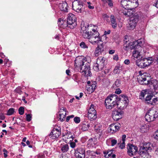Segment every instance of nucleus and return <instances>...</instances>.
<instances>
[{
    "label": "nucleus",
    "mask_w": 158,
    "mask_h": 158,
    "mask_svg": "<svg viewBox=\"0 0 158 158\" xmlns=\"http://www.w3.org/2000/svg\"><path fill=\"white\" fill-rule=\"evenodd\" d=\"M123 114V111L121 110L114 111L112 113V118L114 120L117 121L122 118Z\"/></svg>",
    "instance_id": "obj_14"
},
{
    "label": "nucleus",
    "mask_w": 158,
    "mask_h": 158,
    "mask_svg": "<svg viewBox=\"0 0 158 158\" xmlns=\"http://www.w3.org/2000/svg\"><path fill=\"white\" fill-rule=\"evenodd\" d=\"M96 85L95 84H92L90 85H88L87 86V90L88 91L92 93L95 90Z\"/></svg>",
    "instance_id": "obj_27"
},
{
    "label": "nucleus",
    "mask_w": 158,
    "mask_h": 158,
    "mask_svg": "<svg viewBox=\"0 0 158 158\" xmlns=\"http://www.w3.org/2000/svg\"><path fill=\"white\" fill-rule=\"evenodd\" d=\"M15 91L19 94H21L23 92L21 91V88L20 87H17L15 90Z\"/></svg>",
    "instance_id": "obj_45"
},
{
    "label": "nucleus",
    "mask_w": 158,
    "mask_h": 158,
    "mask_svg": "<svg viewBox=\"0 0 158 158\" xmlns=\"http://www.w3.org/2000/svg\"><path fill=\"white\" fill-rule=\"evenodd\" d=\"M153 6L158 8V0H156V2L153 4Z\"/></svg>",
    "instance_id": "obj_64"
},
{
    "label": "nucleus",
    "mask_w": 158,
    "mask_h": 158,
    "mask_svg": "<svg viewBox=\"0 0 158 158\" xmlns=\"http://www.w3.org/2000/svg\"><path fill=\"white\" fill-rule=\"evenodd\" d=\"M152 62L150 61H147L146 60H144V68L148 66H149L150 64L152 63Z\"/></svg>",
    "instance_id": "obj_44"
},
{
    "label": "nucleus",
    "mask_w": 158,
    "mask_h": 158,
    "mask_svg": "<svg viewBox=\"0 0 158 158\" xmlns=\"http://www.w3.org/2000/svg\"><path fill=\"white\" fill-rule=\"evenodd\" d=\"M87 153L88 155V157L86 156V158H94L96 156V153L95 152L88 151Z\"/></svg>",
    "instance_id": "obj_31"
},
{
    "label": "nucleus",
    "mask_w": 158,
    "mask_h": 158,
    "mask_svg": "<svg viewBox=\"0 0 158 158\" xmlns=\"http://www.w3.org/2000/svg\"><path fill=\"white\" fill-rule=\"evenodd\" d=\"M151 127L150 123H149L147 124H143L140 127L141 131L142 133L147 132Z\"/></svg>",
    "instance_id": "obj_21"
},
{
    "label": "nucleus",
    "mask_w": 158,
    "mask_h": 158,
    "mask_svg": "<svg viewBox=\"0 0 158 158\" xmlns=\"http://www.w3.org/2000/svg\"><path fill=\"white\" fill-rule=\"evenodd\" d=\"M120 67H116L114 70V73L115 74L119 73L120 72L121 69Z\"/></svg>",
    "instance_id": "obj_43"
},
{
    "label": "nucleus",
    "mask_w": 158,
    "mask_h": 158,
    "mask_svg": "<svg viewBox=\"0 0 158 158\" xmlns=\"http://www.w3.org/2000/svg\"><path fill=\"white\" fill-rule=\"evenodd\" d=\"M144 42L142 41L141 40H138L133 42V44L134 45L135 49L137 48L138 47L139 48V47H140L141 45H142Z\"/></svg>",
    "instance_id": "obj_24"
},
{
    "label": "nucleus",
    "mask_w": 158,
    "mask_h": 158,
    "mask_svg": "<svg viewBox=\"0 0 158 158\" xmlns=\"http://www.w3.org/2000/svg\"><path fill=\"white\" fill-rule=\"evenodd\" d=\"M153 136L155 139L158 140V130L155 133Z\"/></svg>",
    "instance_id": "obj_54"
},
{
    "label": "nucleus",
    "mask_w": 158,
    "mask_h": 158,
    "mask_svg": "<svg viewBox=\"0 0 158 158\" xmlns=\"http://www.w3.org/2000/svg\"><path fill=\"white\" fill-rule=\"evenodd\" d=\"M76 143L74 142H70V146L72 148H74L76 146Z\"/></svg>",
    "instance_id": "obj_58"
},
{
    "label": "nucleus",
    "mask_w": 158,
    "mask_h": 158,
    "mask_svg": "<svg viewBox=\"0 0 158 158\" xmlns=\"http://www.w3.org/2000/svg\"><path fill=\"white\" fill-rule=\"evenodd\" d=\"M115 85L117 87H119L121 85V81L120 79H117L114 83Z\"/></svg>",
    "instance_id": "obj_41"
},
{
    "label": "nucleus",
    "mask_w": 158,
    "mask_h": 158,
    "mask_svg": "<svg viewBox=\"0 0 158 158\" xmlns=\"http://www.w3.org/2000/svg\"><path fill=\"white\" fill-rule=\"evenodd\" d=\"M111 25L114 28H115L117 27V23L116 19L113 15H111L110 17Z\"/></svg>",
    "instance_id": "obj_23"
},
{
    "label": "nucleus",
    "mask_w": 158,
    "mask_h": 158,
    "mask_svg": "<svg viewBox=\"0 0 158 158\" xmlns=\"http://www.w3.org/2000/svg\"><path fill=\"white\" fill-rule=\"evenodd\" d=\"M5 119V116L2 113H0V119L4 120Z\"/></svg>",
    "instance_id": "obj_60"
},
{
    "label": "nucleus",
    "mask_w": 158,
    "mask_h": 158,
    "mask_svg": "<svg viewBox=\"0 0 158 158\" xmlns=\"http://www.w3.org/2000/svg\"><path fill=\"white\" fill-rule=\"evenodd\" d=\"M158 117V112L154 110H150L146 114L145 118L146 121L151 122Z\"/></svg>",
    "instance_id": "obj_8"
},
{
    "label": "nucleus",
    "mask_w": 158,
    "mask_h": 158,
    "mask_svg": "<svg viewBox=\"0 0 158 158\" xmlns=\"http://www.w3.org/2000/svg\"><path fill=\"white\" fill-rule=\"evenodd\" d=\"M92 33H93L92 31L91 32V31H86L82 33V36L84 38L89 40L91 36L92 35Z\"/></svg>",
    "instance_id": "obj_26"
},
{
    "label": "nucleus",
    "mask_w": 158,
    "mask_h": 158,
    "mask_svg": "<svg viewBox=\"0 0 158 158\" xmlns=\"http://www.w3.org/2000/svg\"><path fill=\"white\" fill-rule=\"evenodd\" d=\"M97 143L96 139L95 138H91L88 141L87 147L89 148L94 147Z\"/></svg>",
    "instance_id": "obj_19"
},
{
    "label": "nucleus",
    "mask_w": 158,
    "mask_h": 158,
    "mask_svg": "<svg viewBox=\"0 0 158 158\" xmlns=\"http://www.w3.org/2000/svg\"><path fill=\"white\" fill-rule=\"evenodd\" d=\"M120 98L116 94H111L108 96L106 98L105 104L107 109L111 110L118 105V101Z\"/></svg>",
    "instance_id": "obj_3"
},
{
    "label": "nucleus",
    "mask_w": 158,
    "mask_h": 158,
    "mask_svg": "<svg viewBox=\"0 0 158 158\" xmlns=\"http://www.w3.org/2000/svg\"><path fill=\"white\" fill-rule=\"evenodd\" d=\"M83 7V2L81 0H74L72 4L73 9L78 13H81Z\"/></svg>",
    "instance_id": "obj_10"
},
{
    "label": "nucleus",
    "mask_w": 158,
    "mask_h": 158,
    "mask_svg": "<svg viewBox=\"0 0 158 158\" xmlns=\"http://www.w3.org/2000/svg\"><path fill=\"white\" fill-rule=\"evenodd\" d=\"M104 51L103 46L102 44L101 45H98L96 48L95 52V56H98L101 54L102 52Z\"/></svg>",
    "instance_id": "obj_18"
},
{
    "label": "nucleus",
    "mask_w": 158,
    "mask_h": 158,
    "mask_svg": "<svg viewBox=\"0 0 158 158\" xmlns=\"http://www.w3.org/2000/svg\"><path fill=\"white\" fill-rule=\"evenodd\" d=\"M79 153V154H81V153H82L83 155H85V150L84 149V148H77V149H75V153Z\"/></svg>",
    "instance_id": "obj_33"
},
{
    "label": "nucleus",
    "mask_w": 158,
    "mask_h": 158,
    "mask_svg": "<svg viewBox=\"0 0 158 158\" xmlns=\"http://www.w3.org/2000/svg\"><path fill=\"white\" fill-rule=\"evenodd\" d=\"M67 26L71 29H73L77 24L75 16L71 13L69 14L67 17Z\"/></svg>",
    "instance_id": "obj_6"
},
{
    "label": "nucleus",
    "mask_w": 158,
    "mask_h": 158,
    "mask_svg": "<svg viewBox=\"0 0 158 158\" xmlns=\"http://www.w3.org/2000/svg\"><path fill=\"white\" fill-rule=\"evenodd\" d=\"M117 140L115 139H113L111 140V145L112 146L115 145L117 143Z\"/></svg>",
    "instance_id": "obj_55"
},
{
    "label": "nucleus",
    "mask_w": 158,
    "mask_h": 158,
    "mask_svg": "<svg viewBox=\"0 0 158 158\" xmlns=\"http://www.w3.org/2000/svg\"><path fill=\"white\" fill-rule=\"evenodd\" d=\"M123 46L124 49L126 51H128L129 49H135L134 45L133 44V42L132 43L131 42L128 43L127 41H124Z\"/></svg>",
    "instance_id": "obj_16"
},
{
    "label": "nucleus",
    "mask_w": 158,
    "mask_h": 158,
    "mask_svg": "<svg viewBox=\"0 0 158 158\" xmlns=\"http://www.w3.org/2000/svg\"><path fill=\"white\" fill-rule=\"evenodd\" d=\"M38 158H44L45 156L44 154L43 153H40L37 155Z\"/></svg>",
    "instance_id": "obj_52"
},
{
    "label": "nucleus",
    "mask_w": 158,
    "mask_h": 158,
    "mask_svg": "<svg viewBox=\"0 0 158 158\" xmlns=\"http://www.w3.org/2000/svg\"><path fill=\"white\" fill-rule=\"evenodd\" d=\"M133 56L134 57L138 58L140 56V52L135 50L133 52Z\"/></svg>",
    "instance_id": "obj_36"
},
{
    "label": "nucleus",
    "mask_w": 158,
    "mask_h": 158,
    "mask_svg": "<svg viewBox=\"0 0 158 158\" xmlns=\"http://www.w3.org/2000/svg\"><path fill=\"white\" fill-rule=\"evenodd\" d=\"M144 59H142L141 60L138 59L136 62V64L139 67L141 68H144Z\"/></svg>",
    "instance_id": "obj_28"
},
{
    "label": "nucleus",
    "mask_w": 158,
    "mask_h": 158,
    "mask_svg": "<svg viewBox=\"0 0 158 158\" xmlns=\"http://www.w3.org/2000/svg\"><path fill=\"white\" fill-rule=\"evenodd\" d=\"M125 142H122V143L120 144L119 147L121 149H123L125 148Z\"/></svg>",
    "instance_id": "obj_57"
},
{
    "label": "nucleus",
    "mask_w": 158,
    "mask_h": 158,
    "mask_svg": "<svg viewBox=\"0 0 158 158\" xmlns=\"http://www.w3.org/2000/svg\"><path fill=\"white\" fill-rule=\"evenodd\" d=\"M127 148V153L130 156H132L135 155L138 152V148L137 146L133 144H128Z\"/></svg>",
    "instance_id": "obj_12"
},
{
    "label": "nucleus",
    "mask_w": 158,
    "mask_h": 158,
    "mask_svg": "<svg viewBox=\"0 0 158 158\" xmlns=\"http://www.w3.org/2000/svg\"><path fill=\"white\" fill-rule=\"evenodd\" d=\"M64 138L65 139H71V140H69V142L73 141L74 137H73L72 134L71 133L70 131H69L67 133L65 134L64 135Z\"/></svg>",
    "instance_id": "obj_29"
},
{
    "label": "nucleus",
    "mask_w": 158,
    "mask_h": 158,
    "mask_svg": "<svg viewBox=\"0 0 158 158\" xmlns=\"http://www.w3.org/2000/svg\"><path fill=\"white\" fill-rule=\"evenodd\" d=\"M31 114H28L26 116V119L28 122H30L31 120Z\"/></svg>",
    "instance_id": "obj_53"
},
{
    "label": "nucleus",
    "mask_w": 158,
    "mask_h": 158,
    "mask_svg": "<svg viewBox=\"0 0 158 158\" xmlns=\"http://www.w3.org/2000/svg\"><path fill=\"white\" fill-rule=\"evenodd\" d=\"M66 23V21H64L61 19L60 18L58 20V24L60 27L64 28L67 26Z\"/></svg>",
    "instance_id": "obj_25"
},
{
    "label": "nucleus",
    "mask_w": 158,
    "mask_h": 158,
    "mask_svg": "<svg viewBox=\"0 0 158 158\" xmlns=\"http://www.w3.org/2000/svg\"><path fill=\"white\" fill-rule=\"evenodd\" d=\"M94 28H92V35L89 39V41L93 44H98L99 41H101V38L99 34L98 31L97 30V26H93Z\"/></svg>",
    "instance_id": "obj_5"
},
{
    "label": "nucleus",
    "mask_w": 158,
    "mask_h": 158,
    "mask_svg": "<svg viewBox=\"0 0 158 158\" xmlns=\"http://www.w3.org/2000/svg\"><path fill=\"white\" fill-rule=\"evenodd\" d=\"M3 152H4L3 153L4 157L6 158L7 156V151L5 149H3Z\"/></svg>",
    "instance_id": "obj_59"
},
{
    "label": "nucleus",
    "mask_w": 158,
    "mask_h": 158,
    "mask_svg": "<svg viewBox=\"0 0 158 158\" xmlns=\"http://www.w3.org/2000/svg\"><path fill=\"white\" fill-rule=\"evenodd\" d=\"M95 130L99 134L97 135L98 137H100V136L102 134V129H101L100 127H99L98 128H97V126H95Z\"/></svg>",
    "instance_id": "obj_34"
},
{
    "label": "nucleus",
    "mask_w": 158,
    "mask_h": 158,
    "mask_svg": "<svg viewBox=\"0 0 158 158\" xmlns=\"http://www.w3.org/2000/svg\"><path fill=\"white\" fill-rule=\"evenodd\" d=\"M75 156L76 158H85V156H86V155H83L81 153V154L79 153H74Z\"/></svg>",
    "instance_id": "obj_35"
},
{
    "label": "nucleus",
    "mask_w": 158,
    "mask_h": 158,
    "mask_svg": "<svg viewBox=\"0 0 158 158\" xmlns=\"http://www.w3.org/2000/svg\"><path fill=\"white\" fill-rule=\"evenodd\" d=\"M144 59V60H146L147 61H150V62H153L154 59L152 57H148L147 58H143Z\"/></svg>",
    "instance_id": "obj_51"
},
{
    "label": "nucleus",
    "mask_w": 158,
    "mask_h": 158,
    "mask_svg": "<svg viewBox=\"0 0 158 158\" xmlns=\"http://www.w3.org/2000/svg\"><path fill=\"white\" fill-rule=\"evenodd\" d=\"M149 78L145 75H142L138 78L139 82L141 84L147 85L151 89L156 90L158 88V81L155 79L149 80Z\"/></svg>",
    "instance_id": "obj_2"
},
{
    "label": "nucleus",
    "mask_w": 158,
    "mask_h": 158,
    "mask_svg": "<svg viewBox=\"0 0 158 158\" xmlns=\"http://www.w3.org/2000/svg\"><path fill=\"white\" fill-rule=\"evenodd\" d=\"M158 101V98L157 97L154 98L152 101L148 102L149 104L154 105Z\"/></svg>",
    "instance_id": "obj_40"
},
{
    "label": "nucleus",
    "mask_w": 158,
    "mask_h": 158,
    "mask_svg": "<svg viewBox=\"0 0 158 158\" xmlns=\"http://www.w3.org/2000/svg\"><path fill=\"white\" fill-rule=\"evenodd\" d=\"M139 19V16L137 13H135L132 17L130 18L129 22V29L133 30L135 28Z\"/></svg>",
    "instance_id": "obj_9"
},
{
    "label": "nucleus",
    "mask_w": 158,
    "mask_h": 158,
    "mask_svg": "<svg viewBox=\"0 0 158 158\" xmlns=\"http://www.w3.org/2000/svg\"><path fill=\"white\" fill-rule=\"evenodd\" d=\"M147 91L146 90H143L141 93V96L142 97H144L145 95L147 94Z\"/></svg>",
    "instance_id": "obj_56"
},
{
    "label": "nucleus",
    "mask_w": 158,
    "mask_h": 158,
    "mask_svg": "<svg viewBox=\"0 0 158 158\" xmlns=\"http://www.w3.org/2000/svg\"><path fill=\"white\" fill-rule=\"evenodd\" d=\"M96 107L94 105L91 104L88 111V117L91 120H95L97 118Z\"/></svg>",
    "instance_id": "obj_11"
},
{
    "label": "nucleus",
    "mask_w": 158,
    "mask_h": 158,
    "mask_svg": "<svg viewBox=\"0 0 158 158\" xmlns=\"http://www.w3.org/2000/svg\"><path fill=\"white\" fill-rule=\"evenodd\" d=\"M118 97L120 98L119 101L121 100L122 102H124V104H125V105H127L128 100L127 96L124 95H121L119 96H118Z\"/></svg>",
    "instance_id": "obj_22"
},
{
    "label": "nucleus",
    "mask_w": 158,
    "mask_h": 158,
    "mask_svg": "<svg viewBox=\"0 0 158 158\" xmlns=\"http://www.w3.org/2000/svg\"><path fill=\"white\" fill-rule=\"evenodd\" d=\"M121 92V91L119 89H117L115 91V93L117 94H119Z\"/></svg>",
    "instance_id": "obj_63"
},
{
    "label": "nucleus",
    "mask_w": 158,
    "mask_h": 158,
    "mask_svg": "<svg viewBox=\"0 0 158 158\" xmlns=\"http://www.w3.org/2000/svg\"><path fill=\"white\" fill-rule=\"evenodd\" d=\"M60 135V129L54 128L49 135L50 138L52 139H55L58 138Z\"/></svg>",
    "instance_id": "obj_13"
},
{
    "label": "nucleus",
    "mask_w": 158,
    "mask_h": 158,
    "mask_svg": "<svg viewBox=\"0 0 158 158\" xmlns=\"http://www.w3.org/2000/svg\"><path fill=\"white\" fill-rule=\"evenodd\" d=\"M153 148L152 143H144L143 146L141 147L138 152L141 156L140 158H151L149 152H151Z\"/></svg>",
    "instance_id": "obj_4"
},
{
    "label": "nucleus",
    "mask_w": 158,
    "mask_h": 158,
    "mask_svg": "<svg viewBox=\"0 0 158 158\" xmlns=\"http://www.w3.org/2000/svg\"><path fill=\"white\" fill-rule=\"evenodd\" d=\"M104 61L105 60L103 57H98L97 59L96 63L94 64V69L96 71L103 69L105 65Z\"/></svg>",
    "instance_id": "obj_7"
},
{
    "label": "nucleus",
    "mask_w": 158,
    "mask_h": 158,
    "mask_svg": "<svg viewBox=\"0 0 158 158\" xmlns=\"http://www.w3.org/2000/svg\"><path fill=\"white\" fill-rule=\"evenodd\" d=\"M74 122L77 124L79 123L80 122V118L78 117H75L73 118Z\"/></svg>",
    "instance_id": "obj_46"
},
{
    "label": "nucleus",
    "mask_w": 158,
    "mask_h": 158,
    "mask_svg": "<svg viewBox=\"0 0 158 158\" xmlns=\"http://www.w3.org/2000/svg\"><path fill=\"white\" fill-rule=\"evenodd\" d=\"M14 112V109L13 108H10L8 111L6 115H11L13 114Z\"/></svg>",
    "instance_id": "obj_42"
},
{
    "label": "nucleus",
    "mask_w": 158,
    "mask_h": 158,
    "mask_svg": "<svg viewBox=\"0 0 158 158\" xmlns=\"http://www.w3.org/2000/svg\"><path fill=\"white\" fill-rule=\"evenodd\" d=\"M92 25L90 26L88 24H83L81 25V33H83V32L86 31H88L89 29H92Z\"/></svg>",
    "instance_id": "obj_20"
},
{
    "label": "nucleus",
    "mask_w": 158,
    "mask_h": 158,
    "mask_svg": "<svg viewBox=\"0 0 158 158\" xmlns=\"http://www.w3.org/2000/svg\"><path fill=\"white\" fill-rule=\"evenodd\" d=\"M80 46L83 48H88V46L86 45L85 43L83 42H81L80 44Z\"/></svg>",
    "instance_id": "obj_48"
},
{
    "label": "nucleus",
    "mask_w": 158,
    "mask_h": 158,
    "mask_svg": "<svg viewBox=\"0 0 158 158\" xmlns=\"http://www.w3.org/2000/svg\"><path fill=\"white\" fill-rule=\"evenodd\" d=\"M81 129L82 130L85 131L88 129L87 125H86L85 123L83 124L82 126Z\"/></svg>",
    "instance_id": "obj_49"
},
{
    "label": "nucleus",
    "mask_w": 158,
    "mask_h": 158,
    "mask_svg": "<svg viewBox=\"0 0 158 158\" xmlns=\"http://www.w3.org/2000/svg\"><path fill=\"white\" fill-rule=\"evenodd\" d=\"M64 113H60L59 114L60 117L61 118H65V115L66 114V112L64 111Z\"/></svg>",
    "instance_id": "obj_61"
},
{
    "label": "nucleus",
    "mask_w": 158,
    "mask_h": 158,
    "mask_svg": "<svg viewBox=\"0 0 158 158\" xmlns=\"http://www.w3.org/2000/svg\"><path fill=\"white\" fill-rule=\"evenodd\" d=\"M24 112V108L23 107H20L19 109V112L20 114L23 115Z\"/></svg>",
    "instance_id": "obj_47"
},
{
    "label": "nucleus",
    "mask_w": 158,
    "mask_h": 158,
    "mask_svg": "<svg viewBox=\"0 0 158 158\" xmlns=\"http://www.w3.org/2000/svg\"><path fill=\"white\" fill-rule=\"evenodd\" d=\"M112 154V150H109V153L108 155L105 156V158H109L111 156V155Z\"/></svg>",
    "instance_id": "obj_50"
},
{
    "label": "nucleus",
    "mask_w": 158,
    "mask_h": 158,
    "mask_svg": "<svg viewBox=\"0 0 158 158\" xmlns=\"http://www.w3.org/2000/svg\"><path fill=\"white\" fill-rule=\"evenodd\" d=\"M127 8H128L127 12L126 13H125V15L130 17L131 16V15L133 14L135 9L133 8H131V9H130V8L128 7Z\"/></svg>",
    "instance_id": "obj_30"
},
{
    "label": "nucleus",
    "mask_w": 158,
    "mask_h": 158,
    "mask_svg": "<svg viewBox=\"0 0 158 158\" xmlns=\"http://www.w3.org/2000/svg\"><path fill=\"white\" fill-rule=\"evenodd\" d=\"M121 5L124 8L125 6H127L129 4V1L127 0H122L121 1Z\"/></svg>",
    "instance_id": "obj_37"
},
{
    "label": "nucleus",
    "mask_w": 158,
    "mask_h": 158,
    "mask_svg": "<svg viewBox=\"0 0 158 158\" xmlns=\"http://www.w3.org/2000/svg\"><path fill=\"white\" fill-rule=\"evenodd\" d=\"M69 149V146L67 144L63 145L61 147V150L63 152H67Z\"/></svg>",
    "instance_id": "obj_32"
},
{
    "label": "nucleus",
    "mask_w": 158,
    "mask_h": 158,
    "mask_svg": "<svg viewBox=\"0 0 158 158\" xmlns=\"http://www.w3.org/2000/svg\"><path fill=\"white\" fill-rule=\"evenodd\" d=\"M120 127V125L119 123L112 124L110 125L109 129L110 132L111 133H114L118 131Z\"/></svg>",
    "instance_id": "obj_15"
},
{
    "label": "nucleus",
    "mask_w": 158,
    "mask_h": 158,
    "mask_svg": "<svg viewBox=\"0 0 158 158\" xmlns=\"http://www.w3.org/2000/svg\"><path fill=\"white\" fill-rule=\"evenodd\" d=\"M153 98L152 96L150 95H148L146 97L145 101L146 102L149 104L148 102L152 101V98Z\"/></svg>",
    "instance_id": "obj_39"
},
{
    "label": "nucleus",
    "mask_w": 158,
    "mask_h": 158,
    "mask_svg": "<svg viewBox=\"0 0 158 158\" xmlns=\"http://www.w3.org/2000/svg\"><path fill=\"white\" fill-rule=\"evenodd\" d=\"M59 7L60 10L63 13L68 12V4L66 2H64L60 3Z\"/></svg>",
    "instance_id": "obj_17"
},
{
    "label": "nucleus",
    "mask_w": 158,
    "mask_h": 158,
    "mask_svg": "<svg viewBox=\"0 0 158 158\" xmlns=\"http://www.w3.org/2000/svg\"><path fill=\"white\" fill-rule=\"evenodd\" d=\"M87 3L88 5V8L90 9H93L94 8V6H91V3L90 2H87Z\"/></svg>",
    "instance_id": "obj_62"
},
{
    "label": "nucleus",
    "mask_w": 158,
    "mask_h": 158,
    "mask_svg": "<svg viewBox=\"0 0 158 158\" xmlns=\"http://www.w3.org/2000/svg\"><path fill=\"white\" fill-rule=\"evenodd\" d=\"M89 58V57L78 56L76 58L75 61V66L80 68L81 72L87 77L91 75L89 62L87 60V59Z\"/></svg>",
    "instance_id": "obj_1"
},
{
    "label": "nucleus",
    "mask_w": 158,
    "mask_h": 158,
    "mask_svg": "<svg viewBox=\"0 0 158 158\" xmlns=\"http://www.w3.org/2000/svg\"><path fill=\"white\" fill-rule=\"evenodd\" d=\"M119 101H118V104L116 106H118L119 105H120V106L119 107V108L120 110L123 109L126 107L127 105H125V106H125V104H124V102H121L120 103Z\"/></svg>",
    "instance_id": "obj_38"
}]
</instances>
